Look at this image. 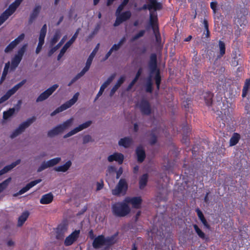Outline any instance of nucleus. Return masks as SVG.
I'll use <instances>...</instances> for the list:
<instances>
[{
    "label": "nucleus",
    "instance_id": "nucleus-1",
    "mask_svg": "<svg viewBox=\"0 0 250 250\" xmlns=\"http://www.w3.org/2000/svg\"><path fill=\"white\" fill-rule=\"evenodd\" d=\"M113 214L117 217H124L127 215L130 211V208L125 201L117 202L112 206Z\"/></svg>",
    "mask_w": 250,
    "mask_h": 250
},
{
    "label": "nucleus",
    "instance_id": "nucleus-2",
    "mask_svg": "<svg viewBox=\"0 0 250 250\" xmlns=\"http://www.w3.org/2000/svg\"><path fill=\"white\" fill-rule=\"evenodd\" d=\"M73 121V118H71L66 120L62 124H60L49 130L47 132L48 137L53 138L55 136L62 133L64 131L69 129L72 125Z\"/></svg>",
    "mask_w": 250,
    "mask_h": 250
},
{
    "label": "nucleus",
    "instance_id": "nucleus-3",
    "mask_svg": "<svg viewBox=\"0 0 250 250\" xmlns=\"http://www.w3.org/2000/svg\"><path fill=\"white\" fill-rule=\"evenodd\" d=\"M36 120L35 116H33L31 118H28L25 122L21 124L19 127L14 130L11 134L10 137L11 139H14L21 133H22L25 129L30 126Z\"/></svg>",
    "mask_w": 250,
    "mask_h": 250
},
{
    "label": "nucleus",
    "instance_id": "nucleus-4",
    "mask_svg": "<svg viewBox=\"0 0 250 250\" xmlns=\"http://www.w3.org/2000/svg\"><path fill=\"white\" fill-rule=\"evenodd\" d=\"M136 106L143 115L149 116L152 113V109L150 103L146 99L143 98L138 101Z\"/></svg>",
    "mask_w": 250,
    "mask_h": 250
},
{
    "label": "nucleus",
    "instance_id": "nucleus-5",
    "mask_svg": "<svg viewBox=\"0 0 250 250\" xmlns=\"http://www.w3.org/2000/svg\"><path fill=\"white\" fill-rule=\"evenodd\" d=\"M79 96V92H77L76 93H75L72 99L67 101L64 104H62L61 106L56 109L53 112H52L51 113L50 115L51 116H54L57 113L62 112L67 109V108L70 107L77 101Z\"/></svg>",
    "mask_w": 250,
    "mask_h": 250
},
{
    "label": "nucleus",
    "instance_id": "nucleus-6",
    "mask_svg": "<svg viewBox=\"0 0 250 250\" xmlns=\"http://www.w3.org/2000/svg\"><path fill=\"white\" fill-rule=\"evenodd\" d=\"M27 47V44H24L21 47L18 51L17 54H16L14 57L12 59L11 68L15 69L18 67L22 59V57L25 53Z\"/></svg>",
    "mask_w": 250,
    "mask_h": 250
},
{
    "label": "nucleus",
    "instance_id": "nucleus-7",
    "mask_svg": "<svg viewBox=\"0 0 250 250\" xmlns=\"http://www.w3.org/2000/svg\"><path fill=\"white\" fill-rule=\"evenodd\" d=\"M26 82V80H23L19 83L15 85L11 89L7 91L5 95L0 98V104L7 101L11 96L14 95L21 86Z\"/></svg>",
    "mask_w": 250,
    "mask_h": 250
},
{
    "label": "nucleus",
    "instance_id": "nucleus-8",
    "mask_svg": "<svg viewBox=\"0 0 250 250\" xmlns=\"http://www.w3.org/2000/svg\"><path fill=\"white\" fill-rule=\"evenodd\" d=\"M19 5L20 4L16 3L15 1L10 5L8 8L0 16V25L14 13Z\"/></svg>",
    "mask_w": 250,
    "mask_h": 250
},
{
    "label": "nucleus",
    "instance_id": "nucleus-9",
    "mask_svg": "<svg viewBox=\"0 0 250 250\" xmlns=\"http://www.w3.org/2000/svg\"><path fill=\"white\" fill-rule=\"evenodd\" d=\"M61 161L60 157H56L47 161H44L38 168L37 172H40L47 168L52 167L59 164Z\"/></svg>",
    "mask_w": 250,
    "mask_h": 250
},
{
    "label": "nucleus",
    "instance_id": "nucleus-10",
    "mask_svg": "<svg viewBox=\"0 0 250 250\" xmlns=\"http://www.w3.org/2000/svg\"><path fill=\"white\" fill-rule=\"evenodd\" d=\"M59 87V85L55 84L42 93L37 98L36 102L39 103L47 99Z\"/></svg>",
    "mask_w": 250,
    "mask_h": 250
},
{
    "label": "nucleus",
    "instance_id": "nucleus-11",
    "mask_svg": "<svg viewBox=\"0 0 250 250\" xmlns=\"http://www.w3.org/2000/svg\"><path fill=\"white\" fill-rule=\"evenodd\" d=\"M92 123V122L91 121H88L81 125H80L74 128L73 129L65 134L63 136V138H68L74 134H76L78 132L88 128L91 125Z\"/></svg>",
    "mask_w": 250,
    "mask_h": 250
},
{
    "label": "nucleus",
    "instance_id": "nucleus-12",
    "mask_svg": "<svg viewBox=\"0 0 250 250\" xmlns=\"http://www.w3.org/2000/svg\"><path fill=\"white\" fill-rule=\"evenodd\" d=\"M80 28H78L73 37L71 38V39L68 41L63 46L62 49L60 51L59 54L58 56L57 60L59 61L62 57L63 56L67 49L73 43V42L75 41L76 38L78 37V34L79 33Z\"/></svg>",
    "mask_w": 250,
    "mask_h": 250
},
{
    "label": "nucleus",
    "instance_id": "nucleus-13",
    "mask_svg": "<svg viewBox=\"0 0 250 250\" xmlns=\"http://www.w3.org/2000/svg\"><path fill=\"white\" fill-rule=\"evenodd\" d=\"M127 189V184L125 179H121L115 189L112 190V194L118 195L121 193H125Z\"/></svg>",
    "mask_w": 250,
    "mask_h": 250
},
{
    "label": "nucleus",
    "instance_id": "nucleus-14",
    "mask_svg": "<svg viewBox=\"0 0 250 250\" xmlns=\"http://www.w3.org/2000/svg\"><path fill=\"white\" fill-rule=\"evenodd\" d=\"M116 16V19L113 24L115 27L119 26L123 22L129 20L131 18V13L130 11H126Z\"/></svg>",
    "mask_w": 250,
    "mask_h": 250
},
{
    "label": "nucleus",
    "instance_id": "nucleus-15",
    "mask_svg": "<svg viewBox=\"0 0 250 250\" xmlns=\"http://www.w3.org/2000/svg\"><path fill=\"white\" fill-rule=\"evenodd\" d=\"M25 35L24 33L21 34L18 37L11 42L5 48L4 52L6 53L10 52L15 48L20 42L24 39Z\"/></svg>",
    "mask_w": 250,
    "mask_h": 250
},
{
    "label": "nucleus",
    "instance_id": "nucleus-16",
    "mask_svg": "<svg viewBox=\"0 0 250 250\" xmlns=\"http://www.w3.org/2000/svg\"><path fill=\"white\" fill-rule=\"evenodd\" d=\"M80 233V230H75L71 234L67 236L64 242V244L65 246H71L75 242L78 237Z\"/></svg>",
    "mask_w": 250,
    "mask_h": 250
},
{
    "label": "nucleus",
    "instance_id": "nucleus-17",
    "mask_svg": "<svg viewBox=\"0 0 250 250\" xmlns=\"http://www.w3.org/2000/svg\"><path fill=\"white\" fill-rule=\"evenodd\" d=\"M116 74H112L107 80L101 85L100 90L96 95L94 100V102L96 101L98 98L103 94L104 89L111 83L113 80L115 79Z\"/></svg>",
    "mask_w": 250,
    "mask_h": 250
},
{
    "label": "nucleus",
    "instance_id": "nucleus-18",
    "mask_svg": "<svg viewBox=\"0 0 250 250\" xmlns=\"http://www.w3.org/2000/svg\"><path fill=\"white\" fill-rule=\"evenodd\" d=\"M148 67L150 70V74L151 76L154 73H157L158 70L157 67V56L155 54H152L150 56V61L148 63Z\"/></svg>",
    "mask_w": 250,
    "mask_h": 250
},
{
    "label": "nucleus",
    "instance_id": "nucleus-19",
    "mask_svg": "<svg viewBox=\"0 0 250 250\" xmlns=\"http://www.w3.org/2000/svg\"><path fill=\"white\" fill-rule=\"evenodd\" d=\"M124 201L126 204H130L132 207L136 208H139L141 207L142 199L140 197H126Z\"/></svg>",
    "mask_w": 250,
    "mask_h": 250
},
{
    "label": "nucleus",
    "instance_id": "nucleus-20",
    "mask_svg": "<svg viewBox=\"0 0 250 250\" xmlns=\"http://www.w3.org/2000/svg\"><path fill=\"white\" fill-rule=\"evenodd\" d=\"M41 9L42 7L41 5H35L29 16V18L28 19V23L29 24H32L34 22V21L37 18L40 13Z\"/></svg>",
    "mask_w": 250,
    "mask_h": 250
},
{
    "label": "nucleus",
    "instance_id": "nucleus-21",
    "mask_svg": "<svg viewBox=\"0 0 250 250\" xmlns=\"http://www.w3.org/2000/svg\"><path fill=\"white\" fill-rule=\"evenodd\" d=\"M42 181V179H38L35 181H31L29 183H28L25 187L21 189L18 192L15 193L14 196H17L20 195H21L27 191H28L30 188H32L37 184L40 183Z\"/></svg>",
    "mask_w": 250,
    "mask_h": 250
},
{
    "label": "nucleus",
    "instance_id": "nucleus-22",
    "mask_svg": "<svg viewBox=\"0 0 250 250\" xmlns=\"http://www.w3.org/2000/svg\"><path fill=\"white\" fill-rule=\"evenodd\" d=\"M42 181V179H38L35 181H31L29 183H28L25 187L21 189L18 192L15 193L14 196H17L20 195H21L27 191H28L30 188H32L37 184L40 183Z\"/></svg>",
    "mask_w": 250,
    "mask_h": 250
},
{
    "label": "nucleus",
    "instance_id": "nucleus-23",
    "mask_svg": "<svg viewBox=\"0 0 250 250\" xmlns=\"http://www.w3.org/2000/svg\"><path fill=\"white\" fill-rule=\"evenodd\" d=\"M92 246L93 248L96 249H99L102 246H105L104 236L101 235L96 237L92 243Z\"/></svg>",
    "mask_w": 250,
    "mask_h": 250
},
{
    "label": "nucleus",
    "instance_id": "nucleus-24",
    "mask_svg": "<svg viewBox=\"0 0 250 250\" xmlns=\"http://www.w3.org/2000/svg\"><path fill=\"white\" fill-rule=\"evenodd\" d=\"M124 159V155L120 153H115L112 155H109L107 158V160L109 162L116 161L119 164H122L123 163Z\"/></svg>",
    "mask_w": 250,
    "mask_h": 250
},
{
    "label": "nucleus",
    "instance_id": "nucleus-25",
    "mask_svg": "<svg viewBox=\"0 0 250 250\" xmlns=\"http://www.w3.org/2000/svg\"><path fill=\"white\" fill-rule=\"evenodd\" d=\"M67 226L66 224H61L58 226L57 230L56 237L58 239H62L64 237V234L67 231Z\"/></svg>",
    "mask_w": 250,
    "mask_h": 250
},
{
    "label": "nucleus",
    "instance_id": "nucleus-26",
    "mask_svg": "<svg viewBox=\"0 0 250 250\" xmlns=\"http://www.w3.org/2000/svg\"><path fill=\"white\" fill-rule=\"evenodd\" d=\"M21 160L18 159L15 162L12 163L11 164L9 165H7L4 167L1 170H0V176L6 173L8 171L12 170L13 168H14L16 166L19 165L21 163Z\"/></svg>",
    "mask_w": 250,
    "mask_h": 250
},
{
    "label": "nucleus",
    "instance_id": "nucleus-27",
    "mask_svg": "<svg viewBox=\"0 0 250 250\" xmlns=\"http://www.w3.org/2000/svg\"><path fill=\"white\" fill-rule=\"evenodd\" d=\"M133 143L132 139L131 137H125L121 139L118 142L120 146H124L125 148L129 147Z\"/></svg>",
    "mask_w": 250,
    "mask_h": 250
},
{
    "label": "nucleus",
    "instance_id": "nucleus-28",
    "mask_svg": "<svg viewBox=\"0 0 250 250\" xmlns=\"http://www.w3.org/2000/svg\"><path fill=\"white\" fill-rule=\"evenodd\" d=\"M136 153L137 156L138 161L140 163L143 162L146 158L145 150L142 146H138L136 150Z\"/></svg>",
    "mask_w": 250,
    "mask_h": 250
},
{
    "label": "nucleus",
    "instance_id": "nucleus-29",
    "mask_svg": "<svg viewBox=\"0 0 250 250\" xmlns=\"http://www.w3.org/2000/svg\"><path fill=\"white\" fill-rule=\"evenodd\" d=\"M53 195L51 193H49L42 196L40 199L42 204H48L51 203L53 200Z\"/></svg>",
    "mask_w": 250,
    "mask_h": 250
},
{
    "label": "nucleus",
    "instance_id": "nucleus-30",
    "mask_svg": "<svg viewBox=\"0 0 250 250\" xmlns=\"http://www.w3.org/2000/svg\"><path fill=\"white\" fill-rule=\"evenodd\" d=\"M162 8V4L158 2L157 0H150L149 3V10L154 9L155 11L159 10Z\"/></svg>",
    "mask_w": 250,
    "mask_h": 250
},
{
    "label": "nucleus",
    "instance_id": "nucleus-31",
    "mask_svg": "<svg viewBox=\"0 0 250 250\" xmlns=\"http://www.w3.org/2000/svg\"><path fill=\"white\" fill-rule=\"evenodd\" d=\"M125 80V77L124 76L121 77V78L119 79V80H118V81H117V82L115 84V85L111 89L110 92V97H112L114 94V93L117 90V89L124 83Z\"/></svg>",
    "mask_w": 250,
    "mask_h": 250
},
{
    "label": "nucleus",
    "instance_id": "nucleus-32",
    "mask_svg": "<svg viewBox=\"0 0 250 250\" xmlns=\"http://www.w3.org/2000/svg\"><path fill=\"white\" fill-rule=\"evenodd\" d=\"M72 163L70 161H68L64 165L55 167L54 169L58 172H66L71 166Z\"/></svg>",
    "mask_w": 250,
    "mask_h": 250
},
{
    "label": "nucleus",
    "instance_id": "nucleus-33",
    "mask_svg": "<svg viewBox=\"0 0 250 250\" xmlns=\"http://www.w3.org/2000/svg\"><path fill=\"white\" fill-rule=\"evenodd\" d=\"M196 212H197L198 218H199L201 222L203 223L205 227H206L207 229H209L210 226L208 223L206 218L204 217V214H203L201 210L198 208L196 209Z\"/></svg>",
    "mask_w": 250,
    "mask_h": 250
},
{
    "label": "nucleus",
    "instance_id": "nucleus-34",
    "mask_svg": "<svg viewBox=\"0 0 250 250\" xmlns=\"http://www.w3.org/2000/svg\"><path fill=\"white\" fill-rule=\"evenodd\" d=\"M29 213L28 211H26L23 212L22 214L19 217L17 226L21 227L23 225L24 223L26 221L28 217Z\"/></svg>",
    "mask_w": 250,
    "mask_h": 250
},
{
    "label": "nucleus",
    "instance_id": "nucleus-35",
    "mask_svg": "<svg viewBox=\"0 0 250 250\" xmlns=\"http://www.w3.org/2000/svg\"><path fill=\"white\" fill-rule=\"evenodd\" d=\"M66 39V36H64L62 39L61 40L59 43L56 45L55 46L53 47L52 49H51L48 53V55L49 57H50L52 55V54L56 52L64 42Z\"/></svg>",
    "mask_w": 250,
    "mask_h": 250
},
{
    "label": "nucleus",
    "instance_id": "nucleus-36",
    "mask_svg": "<svg viewBox=\"0 0 250 250\" xmlns=\"http://www.w3.org/2000/svg\"><path fill=\"white\" fill-rule=\"evenodd\" d=\"M142 70H142V68H140L138 69L135 78H134V79L132 81V82L130 83V84L127 86V91L130 90L132 88V86L135 84V83L138 80L140 76L142 74Z\"/></svg>",
    "mask_w": 250,
    "mask_h": 250
},
{
    "label": "nucleus",
    "instance_id": "nucleus-37",
    "mask_svg": "<svg viewBox=\"0 0 250 250\" xmlns=\"http://www.w3.org/2000/svg\"><path fill=\"white\" fill-rule=\"evenodd\" d=\"M118 233H117L111 236L104 237L105 246H109L115 244L117 241L116 237Z\"/></svg>",
    "mask_w": 250,
    "mask_h": 250
},
{
    "label": "nucleus",
    "instance_id": "nucleus-38",
    "mask_svg": "<svg viewBox=\"0 0 250 250\" xmlns=\"http://www.w3.org/2000/svg\"><path fill=\"white\" fill-rule=\"evenodd\" d=\"M47 32V25L44 24L41 29L40 36L39 38V42L44 43V38Z\"/></svg>",
    "mask_w": 250,
    "mask_h": 250
},
{
    "label": "nucleus",
    "instance_id": "nucleus-39",
    "mask_svg": "<svg viewBox=\"0 0 250 250\" xmlns=\"http://www.w3.org/2000/svg\"><path fill=\"white\" fill-rule=\"evenodd\" d=\"M152 82L151 76H149L146 80V83L145 84L146 91L148 93H151L152 92Z\"/></svg>",
    "mask_w": 250,
    "mask_h": 250
},
{
    "label": "nucleus",
    "instance_id": "nucleus-40",
    "mask_svg": "<svg viewBox=\"0 0 250 250\" xmlns=\"http://www.w3.org/2000/svg\"><path fill=\"white\" fill-rule=\"evenodd\" d=\"M240 139V135L237 133H233L229 141V146H233L236 145Z\"/></svg>",
    "mask_w": 250,
    "mask_h": 250
},
{
    "label": "nucleus",
    "instance_id": "nucleus-41",
    "mask_svg": "<svg viewBox=\"0 0 250 250\" xmlns=\"http://www.w3.org/2000/svg\"><path fill=\"white\" fill-rule=\"evenodd\" d=\"M61 37V32L60 30H57L55 34L53 36V37L51 40L50 43L51 46H53L60 39Z\"/></svg>",
    "mask_w": 250,
    "mask_h": 250
},
{
    "label": "nucleus",
    "instance_id": "nucleus-42",
    "mask_svg": "<svg viewBox=\"0 0 250 250\" xmlns=\"http://www.w3.org/2000/svg\"><path fill=\"white\" fill-rule=\"evenodd\" d=\"M204 97L206 104L208 106L211 105L212 104L213 94L210 92H207L204 93Z\"/></svg>",
    "mask_w": 250,
    "mask_h": 250
},
{
    "label": "nucleus",
    "instance_id": "nucleus-43",
    "mask_svg": "<svg viewBox=\"0 0 250 250\" xmlns=\"http://www.w3.org/2000/svg\"><path fill=\"white\" fill-rule=\"evenodd\" d=\"M148 180V175L147 174H143L142 177L140 178L139 180V185L140 188L141 189H143L145 186L146 185Z\"/></svg>",
    "mask_w": 250,
    "mask_h": 250
},
{
    "label": "nucleus",
    "instance_id": "nucleus-44",
    "mask_svg": "<svg viewBox=\"0 0 250 250\" xmlns=\"http://www.w3.org/2000/svg\"><path fill=\"white\" fill-rule=\"evenodd\" d=\"M193 227L196 233L200 238L203 240L208 239V237H206L205 233L202 231V230L198 227L197 225L194 224L193 225Z\"/></svg>",
    "mask_w": 250,
    "mask_h": 250
},
{
    "label": "nucleus",
    "instance_id": "nucleus-45",
    "mask_svg": "<svg viewBox=\"0 0 250 250\" xmlns=\"http://www.w3.org/2000/svg\"><path fill=\"white\" fill-rule=\"evenodd\" d=\"M15 111V108H9L8 110L4 111L3 113V118L4 120L8 119L14 114Z\"/></svg>",
    "mask_w": 250,
    "mask_h": 250
},
{
    "label": "nucleus",
    "instance_id": "nucleus-46",
    "mask_svg": "<svg viewBox=\"0 0 250 250\" xmlns=\"http://www.w3.org/2000/svg\"><path fill=\"white\" fill-rule=\"evenodd\" d=\"M10 67V62H8L7 63H5L4 68L3 69V71L2 74V76L0 79V84H1L5 79L6 76L8 73V69Z\"/></svg>",
    "mask_w": 250,
    "mask_h": 250
},
{
    "label": "nucleus",
    "instance_id": "nucleus-47",
    "mask_svg": "<svg viewBox=\"0 0 250 250\" xmlns=\"http://www.w3.org/2000/svg\"><path fill=\"white\" fill-rule=\"evenodd\" d=\"M90 60L86 61V64L85 67L83 69V70L77 75L79 76V77L81 78L82 77H83L85 73L88 71L89 69V68L91 65V63H90Z\"/></svg>",
    "mask_w": 250,
    "mask_h": 250
},
{
    "label": "nucleus",
    "instance_id": "nucleus-48",
    "mask_svg": "<svg viewBox=\"0 0 250 250\" xmlns=\"http://www.w3.org/2000/svg\"><path fill=\"white\" fill-rule=\"evenodd\" d=\"M153 30L157 43H158V44H160L161 42V38L160 34L159 32L158 27L157 26L156 27H153Z\"/></svg>",
    "mask_w": 250,
    "mask_h": 250
},
{
    "label": "nucleus",
    "instance_id": "nucleus-49",
    "mask_svg": "<svg viewBox=\"0 0 250 250\" xmlns=\"http://www.w3.org/2000/svg\"><path fill=\"white\" fill-rule=\"evenodd\" d=\"M94 139L89 134H86L83 137V144L85 145L89 143H93Z\"/></svg>",
    "mask_w": 250,
    "mask_h": 250
},
{
    "label": "nucleus",
    "instance_id": "nucleus-50",
    "mask_svg": "<svg viewBox=\"0 0 250 250\" xmlns=\"http://www.w3.org/2000/svg\"><path fill=\"white\" fill-rule=\"evenodd\" d=\"M157 90H159L161 82L160 70H158L154 77Z\"/></svg>",
    "mask_w": 250,
    "mask_h": 250
},
{
    "label": "nucleus",
    "instance_id": "nucleus-51",
    "mask_svg": "<svg viewBox=\"0 0 250 250\" xmlns=\"http://www.w3.org/2000/svg\"><path fill=\"white\" fill-rule=\"evenodd\" d=\"M11 180V178H8L1 183H0V193L5 189Z\"/></svg>",
    "mask_w": 250,
    "mask_h": 250
},
{
    "label": "nucleus",
    "instance_id": "nucleus-52",
    "mask_svg": "<svg viewBox=\"0 0 250 250\" xmlns=\"http://www.w3.org/2000/svg\"><path fill=\"white\" fill-rule=\"evenodd\" d=\"M219 47L220 49V54L222 57L225 54L226 47L225 43L221 41H219Z\"/></svg>",
    "mask_w": 250,
    "mask_h": 250
},
{
    "label": "nucleus",
    "instance_id": "nucleus-53",
    "mask_svg": "<svg viewBox=\"0 0 250 250\" xmlns=\"http://www.w3.org/2000/svg\"><path fill=\"white\" fill-rule=\"evenodd\" d=\"M157 16L154 15V13L150 12V23L152 26L155 27L154 24L157 22Z\"/></svg>",
    "mask_w": 250,
    "mask_h": 250
},
{
    "label": "nucleus",
    "instance_id": "nucleus-54",
    "mask_svg": "<svg viewBox=\"0 0 250 250\" xmlns=\"http://www.w3.org/2000/svg\"><path fill=\"white\" fill-rule=\"evenodd\" d=\"M100 44L98 43L96 45L95 48L94 49V50L92 51V52L91 53L90 56H89L88 58L87 59V61L90 60V63H92V60L93 59V58L94 57L95 54L97 52V51L98 50Z\"/></svg>",
    "mask_w": 250,
    "mask_h": 250
},
{
    "label": "nucleus",
    "instance_id": "nucleus-55",
    "mask_svg": "<svg viewBox=\"0 0 250 250\" xmlns=\"http://www.w3.org/2000/svg\"><path fill=\"white\" fill-rule=\"evenodd\" d=\"M145 32H146L145 30H141L138 34H137L136 35H135L134 37H133L132 38V39H131V41L132 42H134L135 41L137 40L139 38L143 37L144 35Z\"/></svg>",
    "mask_w": 250,
    "mask_h": 250
},
{
    "label": "nucleus",
    "instance_id": "nucleus-56",
    "mask_svg": "<svg viewBox=\"0 0 250 250\" xmlns=\"http://www.w3.org/2000/svg\"><path fill=\"white\" fill-rule=\"evenodd\" d=\"M101 22H99V23H98L93 31L92 32V33H91V36L92 37L93 36L96 35V34H97V33L98 32L99 30H100V28H101Z\"/></svg>",
    "mask_w": 250,
    "mask_h": 250
},
{
    "label": "nucleus",
    "instance_id": "nucleus-57",
    "mask_svg": "<svg viewBox=\"0 0 250 250\" xmlns=\"http://www.w3.org/2000/svg\"><path fill=\"white\" fill-rule=\"evenodd\" d=\"M217 2L216 1H212L210 3V7L213 10L214 14L217 12Z\"/></svg>",
    "mask_w": 250,
    "mask_h": 250
},
{
    "label": "nucleus",
    "instance_id": "nucleus-58",
    "mask_svg": "<svg viewBox=\"0 0 250 250\" xmlns=\"http://www.w3.org/2000/svg\"><path fill=\"white\" fill-rule=\"evenodd\" d=\"M125 6V5H123V3H122L116 9L115 15L118 16L119 14L121 13V12L123 11Z\"/></svg>",
    "mask_w": 250,
    "mask_h": 250
},
{
    "label": "nucleus",
    "instance_id": "nucleus-59",
    "mask_svg": "<svg viewBox=\"0 0 250 250\" xmlns=\"http://www.w3.org/2000/svg\"><path fill=\"white\" fill-rule=\"evenodd\" d=\"M157 142V137L154 133H152L151 134V138L150 140V143L151 145L155 144Z\"/></svg>",
    "mask_w": 250,
    "mask_h": 250
},
{
    "label": "nucleus",
    "instance_id": "nucleus-60",
    "mask_svg": "<svg viewBox=\"0 0 250 250\" xmlns=\"http://www.w3.org/2000/svg\"><path fill=\"white\" fill-rule=\"evenodd\" d=\"M43 44H44V43L39 42L38 46H37V47L36 48V54H39L40 52V51L42 50V45H43Z\"/></svg>",
    "mask_w": 250,
    "mask_h": 250
},
{
    "label": "nucleus",
    "instance_id": "nucleus-61",
    "mask_svg": "<svg viewBox=\"0 0 250 250\" xmlns=\"http://www.w3.org/2000/svg\"><path fill=\"white\" fill-rule=\"evenodd\" d=\"M250 87V79H247L246 80L244 86L243 87V89L244 90H248Z\"/></svg>",
    "mask_w": 250,
    "mask_h": 250
},
{
    "label": "nucleus",
    "instance_id": "nucleus-62",
    "mask_svg": "<svg viewBox=\"0 0 250 250\" xmlns=\"http://www.w3.org/2000/svg\"><path fill=\"white\" fill-rule=\"evenodd\" d=\"M80 78L79 76L77 75L75 77H74L68 84V86H71L73 83L76 82L78 80H79Z\"/></svg>",
    "mask_w": 250,
    "mask_h": 250
},
{
    "label": "nucleus",
    "instance_id": "nucleus-63",
    "mask_svg": "<svg viewBox=\"0 0 250 250\" xmlns=\"http://www.w3.org/2000/svg\"><path fill=\"white\" fill-rule=\"evenodd\" d=\"M231 63L232 65L234 66H236L237 65H238L239 60L237 59V57L236 56L233 57Z\"/></svg>",
    "mask_w": 250,
    "mask_h": 250
},
{
    "label": "nucleus",
    "instance_id": "nucleus-64",
    "mask_svg": "<svg viewBox=\"0 0 250 250\" xmlns=\"http://www.w3.org/2000/svg\"><path fill=\"white\" fill-rule=\"evenodd\" d=\"M116 171V168L113 166H109L108 167V168L106 170L107 172L109 173L114 172Z\"/></svg>",
    "mask_w": 250,
    "mask_h": 250
}]
</instances>
